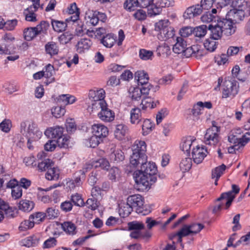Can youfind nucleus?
Instances as JSON below:
<instances>
[{"instance_id":"nucleus-1","label":"nucleus","mask_w":250,"mask_h":250,"mask_svg":"<svg viewBox=\"0 0 250 250\" xmlns=\"http://www.w3.org/2000/svg\"><path fill=\"white\" fill-rule=\"evenodd\" d=\"M157 168L154 163L144 162L141 169L134 173V178L139 188L142 190L149 188L157 180Z\"/></svg>"},{"instance_id":"nucleus-2","label":"nucleus","mask_w":250,"mask_h":250,"mask_svg":"<svg viewBox=\"0 0 250 250\" xmlns=\"http://www.w3.org/2000/svg\"><path fill=\"white\" fill-rule=\"evenodd\" d=\"M20 132L27 139L38 140L42 135V132L39 129L37 125L28 120L21 123Z\"/></svg>"},{"instance_id":"nucleus-3","label":"nucleus","mask_w":250,"mask_h":250,"mask_svg":"<svg viewBox=\"0 0 250 250\" xmlns=\"http://www.w3.org/2000/svg\"><path fill=\"white\" fill-rule=\"evenodd\" d=\"M212 126L206 130L204 135V142L207 145L216 146L219 142L220 127L216 125L215 121H212Z\"/></svg>"},{"instance_id":"nucleus-4","label":"nucleus","mask_w":250,"mask_h":250,"mask_svg":"<svg viewBox=\"0 0 250 250\" xmlns=\"http://www.w3.org/2000/svg\"><path fill=\"white\" fill-rule=\"evenodd\" d=\"M222 97L233 98L238 93V83L233 78H226L222 85Z\"/></svg>"},{"instance_id":"nucleus-5","label":"nucleus","mask_w":250,"mask_h":250,"mask_svg":"<svg viewBox=\"0 0 250 250\" xmlns=\"http://www.w3.org/2000/svg\"><path fill=\"white\" fill-rule=\"evenodd\" d=\"M101 104H97L91 112L97 113L98 118L103 121L109 122L113 121L115 117L114 112L108 107L105 101L102 102Z\"/></svg>"},{"instance_id":"nucleus-6","label":"nucleus","mask_w":250,"mask_h":250,"mask_svg":"<svg viewBox=\"0 0 250 250\" xmlns=\"http://www.w3.org/2000/svg\"><path fill=\"white\" fill-rule=\"evenodd\" d=\"M135 79L138 82V86L142 87L143 90L144 91L150 90L154 93L159 89V85L153 86L148 83V75L144 70H139L136 72Z\"/></svg>"},{"instance_id":"nucleus-7","label":"nucleus","mask_w":250,"mask_h":250,"mask_svg":"<svg viewBox=\"0 0 250 250\" xmlns=\"http://www.w3.org/2000/svg\"><path fill=\"white\" fill-rule=\"evenodd\" d=\"M104 91L102 89H99L97 90H90L88 93L89 98L91 100L92 104L91 105H89L87 109L89 111H93L95 109V107L96 105L98 104H101L102 102L105 101L104 100Z\"/></svg>"},{"instance_id":"nucleus-8","label":"nucleus","mask_w":250,"mask_h":250,"mask_svg":"<svg viewBox=\"0 0 250 250\" xmlns=\"http://www.w3.org/2000/svg\"><path fill=\"white\" fill-rule=\"evenodd\" d=\"M231 187V190L222 193L220 197L216 199V201H221L224 199H226L227 200L225 205V209L227 210L229 208L232 201L235 198L236 195L238 194L240 191V188L238 186L233 184Z\"/></svg>"},{"instance_id":"nucleus-9","label":"nucleus","mask_w":250,"mask_h":250,"mask_svg":"<svg viewBox=\"0 0 250 250\" xmlns=\"http://www.w3.org/2000/svg\"><path fill=\"white\" fill-rule=\"evenodd\" d=\"M187 42L182 37H178L176 38V42L173 46V51L177 54L185 53V55L187 53H189L190 55L191 53H193V47H187Z\"/></svg>"},{"instance_id":"nucleus-10","label":"nucleus","mask_w":250,"mask_h":250,"mask_svg":"<svg viewBox=\"0 0 250 250\" xmlns=\"http://www.w3.org/2000/svg\"><path fill=\"white\" fill-rule=\"evenodd\" d=\"M127 203L129 204L133 209L135 208L136 212L139 213L142 212V208H143L144 199L142 196L140 194H134L129 196L127 198Z\"/></svg>"},{"instance_id":"nucleus-11","label":"nucleus","mask_w":250,"mask_h":250,"mask_svg":"<svg viewBox=\"0 0 250 250\" xmlns=\"http://www.w3.org/2000/svg\"><path fill=\"white\" fill-rule=\"evenodd\" d=\"M217 22L225 36H229L235 33L236 26L234 25L231 20L223 19L218 21Z\"/></svg>"},{"instance_id":"nucleus-12","label":"nucleus","mask_w":250,"mask_h":250,"mask_svg":"<svg viewBox=\"0 0 250 250\" xmlns=\"http://www.w3.org/2000/svg\"><path fill=\"white\" fill-rule=\"evenodd\" d=\"M208 153L207 149L204 146H197L192 150V159L195 163L197 164L202 162Z\"/></svg>"},{"instance_id":"nucleus-13","label":"nucleus","mask_w":250,"mask_h":250,"mask_svg":"<svg viewBox=\"0 0 250 250\" xmlns=\"http://www.w3.org/2000/svg\"><path fill=\"white\" fill-rule=\"evenodd\" d=\"M203 10L204 9L201 4L190 6L184 13L183 17L185 19H190L201 15Z\"/></svg>"},{"instance_id":"nucleus-14","label":"nucleus","mask_w":250,"mask_h":250,"mask_svg":"<svg viewBox=\"0 0 250 250\" xmlns=\"http://www.w3.org/2000/svg\"><path fill=\"white\" fill-rule=\"evenodd\" d=\"M41 238V234L40 233H36L22 239L21 243V246L26 247H36L39 245Z\"/></svg>"},{"instance_id":"nucleus-15","label":"nucleus","mask_w":250,"mask_h":250,"mask_svg":"<svg viewBox=\"0 0 250 250\" xmlns=\"http://www.w3.org/2000/svg\"><path fill=\"white\" fill-rule=\"evenodd\" d=\"M230 19L235 23H239L243 20L244 18L248 15L246 10H239L238 9H232L227 14Z\"/></svg>"},{"instance_id":"nucleus-16","label":"nucleus","mask_w":250,"mask_h":250,"mask_svg":"<svg viewBox=\"0 0 250 250\" xmlns=\"http://www.w3.org/2000/svg\"><path fill=\"white\" fill-rule=\"evenodd\" d=\"M64 128L60 126H56L47 129L44 134L48 138L57 140L61 138L63 135Z\"/></svg>"},{"instance_id":"nucleus-17","label":"nucleus","mask_w":250,"mask_h":250,"mask_svg":"<svg viewBox=\"0 0 250 250\" xmlns=\"http://www.w3.org/2000/svg\"><path fill=\"white\" fill-rule=\"evenodd\" d=\"M92 130L93 135L101 139L106 137L108 134L107 127L100 124L93 125L92 126Z\"/></svg>"},{"instance_id":"nucleus-18","label":"nucleus","mask_w":250,"mask_h":250,"mask_svg":"<svg viewBox=\"0 0 250 250\" xmlns=\"http://www.w3.org/2000/svg\"><path fill=\"white\" fill-rule=\"evenodd\" d=\"M147 156L146 154L132 153L130 158V164L134 167H136L139 164L141 165L146 161Z\"/></svg>"},{"instance_id":"nucleus-19","label":"nucleus","mask_w":250,"mask_h":250,"mask_svg":"<svg viewBox=\"0 0 250 250\" xmlns=\"http://www.w3.org/2000/svg\"><path fill=\"white\" fill-rule=\"evenodd\" d=\"M92 43L89 39L83 38L79 41L76 45L77 51L79 53H84L91 47Z\"/></svg>"},{"instance_id":"nucleus-20","label":"nucleus","mask_w":250,"mask_h":250,"mask_svg":"<svg viewBox=\"0 0 250 250\" xmlns=\"http://www.w3.org/2000/svg\"><path fill=\"white\" fill-rule=\"evenodd\" d=\"M208 29L210 32V38L214 40L220 39L223 34H224L218 22L214 25L209 24L208 26Z\"/></svg>"},{"instance_id":"nucleus-21","label":"nucleus","mask_w":250,"mask_h":250,"mask_svg":"<svg viewBox=\"0 0 250 250\" xmlns=\"http://www.w3.org/2000/svg\"><path fill=\"white\" fill-rule=\"evenodd\" d=\"M150 90H147L146 91L143 90L142 87L138 86L137 87H134L131 91L129 90V96L132 100L138 101L139 100L142 95H147L149 94Z\"/></svg>"},{"instance_id":"nucleus-22","label":"nucleus","mask_w":250,"mask_h":250,"mask_svg":"<svg viewBox=\"0 0 250 250\" xmlns=\"http://www.w3.org/2000/svg\"><path fill=\"white\" fill-rule=\"evenodd\" d=\"M133 153L146 154V143L143 141L136 140L132 146Z\"/></svg>"},{"instance_id":"nucleus-23","label":"nucleus","mask_w":250,"mask_h":250,"mask_svg":"<svg viewBox=\"0 0 250 250\" xmlns=\"http://www.w3.org/2000/svg\"><path fill=\"white\" fill-rule=\"evenodd\" d=\"M61 226L62 229L67 234L74 235L77 232L76 226L71 222H64Z\"/></svg>"},{"instance_id":"nucleus-24","label":"nucleus","mask_w":250,"mask_h":250,"mask_svg":"<svg viewBox=\"0 0 250 250\" xmlns=\"http://www.w3.org/2000/svg\"><path fill=\"white\" fill-rule=\"evenodd\" d=\"M128 131L126 126L123 124L116 125L114 130L115 137L118 140H122Z\"/></svg>"},{"instance_id":"nucleus-25","label":"nucleus","mask_w":250,"mask_h":250,"mask_svg":"<svg viewBox=\"0 0 250 250\" xmlns=\"http://www.w3.org/2000/svg\"><path fill=\"white\" fill-rule=\"evenodd\" d=\"M35 204L32 201L28 200H21L19 204V208L20 210L24 212H30L34 208Z\"/></svg>"},{"instance_id":"nucleus-26","label":"nucleus","mask_w":250,"mask_h":250,"mask_svg":"<svg viewBox=\"0 0 250 250\" xmlns=\"http://www.w3.org/2000/svg\"><path fill=\"white\" fill-rule=\"evenodd\" d=\"M141 111L139 108H134L130 111V122L132 124H138L142 120Z\"/></svg>"},{"instance_id":"nucleus-27","label":"nucleus","mask_w":250,"mask_h":250,"mask_svg":"<svg viewBox=\"0 0 250 250\" xmlns=\"http://www.w3.org/2000/svg\"><path fill=\"white\" fill-rule=\"evenodd\" d=\"M202 105V102H198L195 104L192 109H189L190 114L192 116V119L195 121H198L199 119V116L201 114V108L199 106Z\"/></svg>"},{"instance_id":"nucleus-28","label":"nucleus","mask_w":250,"mask_h":250,"mask_svg":"<svg viewBox=\"0 0 250 250\" xmlns=\"http://www.w3.org/2000/svg\"><path fill=\"white\" fill-rule=\"evenodd\" d=\"M110 159L115 163H120L125 159L124 152L120 149L114 150L110 154Z\"/></svg>"},{"instance_id":"nucleus-29","label":"nucleus","mask_w":250,"mask_h":250,"mask_svg":"<svg viewBox=\"0 0 250 250\" xmlns=\"http://www.w3.org/2000/svg\"><path fill=\"white\" fill-rule=\"evenodd\" d=\"M116 42V37L112 34H108L101 40V42L106 47L111 48Z\"/></svg>"},{"instance_id":"nucleus-30","label":"nucleus","mask_w":250,"mask_h":250,"mask_svg":"<svg viewBox=\"0 0 250 250\" xmlns=\"http://www.w3.org/2000/svg\"><path fill=\"white\" fill-rule=\"evenodd\" d=\"M191 159L188 157L183 158L179 164V167L183 172L188 171L191 167Z\"/></svg>"},{"instance_id":"nucleus-31","label":"nucleus","mask_w":250,"mask_h":250,"mask_svg":"<svg viewBox=\"0 0 250 250\" xmlns=\"http://www.w3.org/2000/svg\"><path fill=\"white\" fill-rule=\"evenodd\" d=\"M46 52L50 56L56 55L59 52V47L57 43L54 42H49L45 45Z\"/></svg>"},{"instance_id":"nucleus-32","label":"nucleus","mask_w":250,"mask_h":250,"mask_svg":"<svg viewBox=\"0 0 250 250\" xmlns=\"http://www.w3.org/2000/svg\"><path fill=\"white\" fill-rule=\"evenodd\" d=\"M87 172V168H83L75 173V179L73 183L74 187L79 186L82 183V180L85 178V173Z\"/></svg>"},{"instance_id":"nucleus-33","label":"nucleus","mask_w":250,"mask_h":250,"mask_svg":"<svg viewBox=\"0 0 250 250\" xmlns=\"http://www.w3.org/2000/svg\"><path fill=\"white\" fill-rule=\"evenodd\" d=\"M193 141L190 138H186L183 140L180 145L181 149L186 153L187 156L190 155V149Z\"/></svg>"},{"instance_id":"nucleus-34","label":"nucleus","mask_w":250,"mask_h":250,"mask_svg":"<svg viewBox=\"0 0 250 250\" xmlns=\"http://www.w3.org/2000/svg\"><path fill=\"white\" fill-rule=\"evenodd\" d=\"M38 8H33L29 7L26 9V11L24 12L26 21H37L36 15L35 14Z\"/></svg>"},{"instance_id":"nucleus-35","label":"nucleus","mask_w":250,"mask_h":250,"mask_svg":"<svg viewBox=\"0 0 250 250\" xmlns=\"http://www.w3.org/2000/svg\"><path fill=\"white\" fill-rule=\"evenodd\" d=\"M23 34L25 40L28 41L32 40L34 38L38 35L35 27L25 28L24 30Z\"/></svg>"},{"instance_id":"nucleus-36","label":"nucleus","mask_w":250,"mask_h":250,"mask_svg":"<svg viewBox=\"0 0 250 250\" xmlns=\"http://www.w3.org/2000/svg\"><path fill=\"white\" fill-rule=\"evenodd\" d=\"M4 211L6 217L13 218L17 215V210L15 207H10L7 203L6 205H4L3 208L2 210Z\"/></svg>"},{"instance_id":"nucleus-37","label":"nucleus","mask_w":250,"mask_h":250,"mask_svg":"<svg viewBox=\"0 0 250 250\" xmlns=\"http://www.w3.org/2000/svg\"><path fill=\"white\" fill-rule=\"evenodd\" d=\"M230 3L233 9L246 10L247 9L248 1L245 0H231Z\"/></svg>"},{"instance_id":"nucleus-38","label":"nucleus","mask_w":250,"mask_h":250,"mask_svg":"<svg viewBox=\"0 0 250 250\" xmlns=\"http://www.w3.org/2000/svg\"><path fill=\"white\" fill-rule=\"evenodd\" d=\"M133 210V207H131L126 202V204H124L119 208L120 215L123 218L127 217Z\"/></svg>"},{"instance_id":"nucleus-39","label":"nucleus","mask_w":250,"mask_h":250,"mask_svg":"<svg viewBox=\"0 0 250 250\" xmlns=\"http://www.w3.org/2000/svg\"><path fill=\"white\" fill-rule=\"evenodd\" d=\"M35 222L32 219H30L29 216L28 220H25L20 224L19 229L21 231H25L34 227Z\"/></svg>"},{"instance_id":"nucleus-40","label":"nucleus","mask_w":250,"mask_h":250,"mask_svg":"<svg viewBox=\"0 0 250 250\" xmlns=\"http://www.w3.org/2000/svg\"><path fill=\"white\" fill-rule=\"evenodd\" d=\"M124 7L128 11H134L138 7H140L138 0H126L124 4Z\"/></svg>"},{"instance_id":"nucleus-41","label":"nucleus","mask_w":250,"mask_h":250,"mask_svg":"<svg viewBox=\"0 0 250 250\" xmlns=\"http://www.w3.org/2000/svg\"><path fill=\"white\" fill-rule=\"evenodd\" d=\"M207 28L208 27L206 25L196 27L193 29V34L196 37L201 38L206 34Z\"/></svg>"},{"instance_id":"nucleus-42","label":"nucleus","mask_w":250,"mask_h":250,"mask_svg":"<svg viewBox=\"0 0 250 250\" xmlns=\"http://www.w3.org/2000/svg\"><path fill=\"white\" fill-rule=\"evenodd\" d=\"M216 40L213 39L212 38L207 39L204 43L205 48L209 52L214 51L217 46V42L215 41Z\"/></svg>"},{"instance_id":"nucleus-43","label":"nucleus","mask_w":250,"mask_h":250,"mask_svg":"<svg viewBox=\"0 0 250 250\" xmlns=\"http://www.w3.org/2000/svg\"><path fill=\"white\" fill-rule=\"evenodd\" d=\"M44 213L46 218L48 219H55L59 216L60 214L59 210L54 207L47 208Z\"/></svg>"},{"instance_id":"nucleus-44","label":"nucleus","mask_w":250,"mask_h":250,"mask_svg":"<svg viewBox=\"0 0 250 250\" xmlns=\"http://www.w3.org/2000/svg\"><path fill=\"white\" fill-rule=\"evenodd\" d=\"M54 163L52 160L49 159H45L42 162H39L38 167L41 171H45L51 167H53Z\"/></svg>"},{"instance_id":"nucleus-45","label":"nucleus","mask_w":250,"mask_h":250,"mask_svg":"<svg viewBox=\"0 0 250 250\" xmlns=\"http://www.w3.org/2000/svg\"><path fill=\"white\" fill-rule=\"evenodd\" d=\"M51 23L53 29L58 32L64 31L66 27V23L63 21L52 20Z\"/></svg>"},{"instance_id":"nucleus-46","label":"nucleus","mask_w":250,"mask_h":250,"mask_svg":"<svg viewBox=\"0 0 250 250\" xmlns=\"http://www.w3.org/2000/svg\"><path fill=\"white\" fill-rule=\"evenodd\" d=\"M59 176V173L54 167V165L49 168L45 174V177L48 180L58 179Z\"/></svg>"},{"instance_id":"nucleus-47","label":"nucleus","mask_w":250,"mask_h":250,"mask_svg":"<svg viewBox=\"0 0 250 250\" xmlns=\"http://www.w3.org/2000/svg\"><path fill=\"white\" fill-rule=\"evenodd\" d=\"M226 168V166L224 164H222L221 166L215 167L212 170L211 178L212 179H214V178H220L221 175L223 174Z\"/></svg>"},{"instance_id":"nucleus-48","label":"nucleus","mask_w":250,"mask_h":250,"mask_svg":"<svg viewBox=\"0 0 250 250\" xmlns=\"http://www.w3.org/2000/svg\"><path fill=\"white\" fill-rule=\"evenodd\" d=\"M160 35L164 40L172 38L174 35V29L169 26L167 29L162 30V32L160 33Z\"/></svg>"},{"instance_id":"nucleus-49","label":"nucleus","mask_w":250,"mask_h":250,"mask_svg":"<svg viewBox=\"0 0 250 250\" xmlns=\"http://www.w3.org/2000/svg\"><path fill=\"white\" fill-rule=\"evenodd\" d=\"M153 56V52L150 50L145 49H141L139 51V57L144 61L152 60Z\"/></svg>"},{"instance_id":"nucleus-50","label":"nucleus","mask_w":250,"mask_h":250,"mask_svg":"<svg viewBox=\"0 0 250 250\" xmlns=\"http://www.w3.org/2000/svg\"><path fill=\"white\" fill-rule=\"evenodd\" d=\"M142 127L143 135H146L152 130V128L153 127V124L151 123L150 120L145 119L144 121Z\"/></svg>"},{"instance_id":"nucleus-51","label":"nucleus","mask_w":250,"mask_h":250,"mask_svg":"<svg viewBox=\"0 0 250 250\" xmlns=\"http://www.w3.org/2000/svg\"><path fill=\"white\" fill-rule=\"evenodd\" d=\"M128 230L135 229H144L145 225L142 222L134 221L128 222L127 224Z\"/></svg>"},{"instance_id":"nucleus-52","label":"nucleus","mask_w":250,"mask_h":250,"mask_svg":"<svg viewBox=\"0 0 250 250\" xmlns=\"http://www.w3.org/2000/svg\"><path fill=\"white\" fill-rule=\"evenodd\" d=\"M49 27V23L45 21H42L40 23L35 27L38 34L46 33Z\"/></svg>"},{"instance_id":"nucleus-53","label":"nucleus","mask_w":250,"mask_h":250,"mask_svg":"<svg viewBox=\"0 0 250 250\" xmlns=\"http://www.w3.org/2000/svg\"><path fill=\"white\" fill-rule=\"evenodd\" d=\"M56 143L60 147L68 148L69 146V137L63 135L57 140Z\"/></svg>"},{"instance_id":"nucleus-54","label":"nucleus","mask_w":250,"mask_h":250,"mask_svg":"<svg viewBox=\"0 0 250 250\" xmlns=\"http://www.w3.org/2000/svg\"><path fill=\"white\" fill-rule=\"evenodd\" d=\"M169 22L167 20H161L155 24V30L160 33L169 26Z\"/></svg>"},{"instance_id":"nucleus-55","label":"nucleus","mask_w":250,"mask_h":250,"mask_svg":"<svg viewBox=\"0 0 250 250\" xmlns=\"http://www.w3.org/2000/svg\"><path fill=\"white\" fill-rule=\"evenodd\" d=\"M30 219L34 220L35 223H40L43 221L46 218L45 213L43 212H37L30 215Z\"/></svg>"},{"instance_id":"nucleus-56","label":"nucleus","mask_w":250,"mask_h":250,"mask_svg":"<svg viewBox=\"0 0 250 250\" xmlns=\"http://www.w3.org/2000/svg\"><path fill=\"white\" fill-rule=\"evenodd\" d=\"M71 201L77 206L83 207L85 205L82 196L78 193L71 195Z\"/></svg>"},{"instance_id":"nucleus-57","label":"nucleus","mask_w":250,"mask_h":250,"mask_svg":"<svg viewBox=\"0 0 250 250\" xmlns=\"http://www.w3.org/2000/svg\"><path fill=\"white\" fill-rule=\"evenodd\" d=\"M65 112V110L62 106L54 107L51 109V113L53 116L56 118H60L63 116Z\"/></svg>"},{"instance_id":"nucleus-58","label":"nucleus","mask_w":250,"mask_h":250,"mask_svg":"<svg viewBox=\"0 0 250 250\" xmlns=\"http://www.w3.org/2000/svg\"><path fill=\"white\" fill-rule=\"evenodd\" d=\"M99 172L97 170L92 171L88 179V183L91 186H94L100 179Z\"/></svg>"},{"instance_id":"nucleus-59","label":"nucleus","mask_w":250,"mask_h":250,"mask_svg":"<svg viewBox=\"0 0 250 250\" xmlns=\"http://www.w3.org/2000/svg\"><path fill=\"white\" fill-rule=\"evenodd\" d=\"M161 11V7L157 6L153 3L147 8L148 14L150 16L158 15Z\"/></svg>"},{"instance_id":"nucleus-60","label":"nucleus","mask_w":250,"mask_h":250,"mask_svg":"<svg viewBox=\"0 0 250 250\" xmlns=\"http://www.w3.org/2000/svg\"><path fill=\"white\" fill-rule=\"evenodd\" d=\"M188 226L192 233V235L199 233L204 228V226L200 223H193Z\"/></svg>"},{"instance_id":"nucleus-61","label":"nucleus","mask_w":250,"mask_h":250,"mask_svg":"<svg viewBox=\"0 0 250 250\" xmlns=\"http://www.w3.org/2000/svg\"><path fill=\"white\" fill-rule=\"evenodd\" d=\"M85 205L92 210H94L98 207V200L94 198H89L87 200Z\"/></svg>"},{"instance_id":"nucleus-62","label":"nucleus","mask_w":250,"mask_h":250,"mask_svg":"<svg viewBox=\"0 0 250 250\" xmlns=\"http://www.w3.org/2000/svg\"><path fill=\"white\" fill-rule=\"evenodd\" d=\"M100 167L103 169L108 170L110 165L109 162L104 158H101L96 162L95 167Z\"/></svg>"},{"instance_id":"nucleus-63","label":"nucleus","mask_w":250,"mask_h":250,"mask_svg":"<svg viewBox=\"0 0 250 250\" xmlns=\"http://www.w3.org/2000/svg\"><path fill=\"white\" fill-rule=\"evenodd\" d=\"M66 129L68 133H72L76 130V125L72 119L67 120L66 124Z\"/></svg>"},{"instance_id":"nucleus-64","label":"nucleus","mask_w":250,"mask_h":250,"mask_svg":"<svg viewBox=\"0 0 250 250\" xmlns=\"http://www.w3.org/2000/svg\"><path fill=\"white\" fill-rule=\"evenodd\" d=\"M11 127V122L8 119H5L0 124V128L2 131L6 133L10 131Z\"/></svg>"}]
</instances>
